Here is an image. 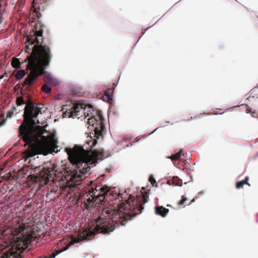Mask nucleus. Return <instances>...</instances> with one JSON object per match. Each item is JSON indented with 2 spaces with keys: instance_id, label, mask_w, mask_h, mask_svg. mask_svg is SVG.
I'll return each instance as SVG.
<instances>
[{
  "instance_id": "obj_1",
  "label": "nucleus",
  "mask_w": 258,
  "mask_h": 258,
  "mask_svg": "<svg viewBox=\"0 0 258 258\" xmlns=\"http://www.w3.org/2000/svg\"><path fill=\"white\" fill-rule=\"evenodd\" d=\"M118 210H111L108 208L99 210V216L92 226H89V235H95L98 233L109 234L113 231L117 225H125L127 221L141 212L144 209L143 205L139 204L138 200L130 196L127 200L117 205Z\"/></svg>"
},
{
  "instance_id": "obj_2",
  "label": "nucleus",
  "mask_w": 258,
  "mask_h": 258,
  "mask_svg": "<svg viewBox=\"0 0 258 258\" xmlns=\"http://www.w3.org/2000/svg\"><path fill=\"white\" fill-rule=\"evenodd\" d=\"M104 125L103 126V128ZM96 138L92 139L91 137L86 141L83 146L77 145L69 153V158L75 168L71 172V178L74 180H83L86 175H89L93 171L92 168L95 165L105 159L103 150L94 149V147L97 144V139L99 138L104 131L103 129L99 137L96 135L94 130Z\"/></svg>"
},
{
  "instance_id": "obj_3",
  "label": "nucleus",
  "mask_w": 258,
  "mask_h": 258,
  "mask_svg": "<svg viewBox=\"0 0 258 258\" xmlns=\"http://www.w3.org/2000/svg\"><path fill=\"white\" fill-rule=\"evenodd\" d=\"M64 117L80 118L83 115L87 118L90 126L94 127V130L98 137L103 129L104 118L99 111H96L93 106H87L82 101L71 102L64 106Z\"/></svg>"
},
{
  "instance_id": "obj_4",
  "label": "nucleus",
  "mask_w": 258,
  "mask_h": 258,
  "mask_svg": "<svg viewBox=\"0 0 258 258\" xmlns=\"http://www.w3.org/2000/svg\"><path fill=\"white\" fill-rule=\"evenodd\" d=\"M51 59V50L46 45H41L38 54L35 55L29 64V69L35 77H38L42 74L48 81L47 83L56 82V80L51 75L45 72L46 68L49 66Z\"/></svg>"
},
{
  "instance_id": "obj_5",
  "label": "nucleus",
  "mask_w": 258,
  "mask_h": 258,
  "mask_svg": "<svg viewBox=\"0 0 258 258\" xmlns=\"http://www.w3.org/2000/svg\"><path fill=\"white\" fill-rule=\"evenodd\" d=\"M30 236L24 232L14 236L10 248L3 254L2 258H22L21 253L30 244Z\"/></svg>"
},
{
  "instance_id": "obj_6",
  "label": "nucleus",
  "mask_w": 258,
  "mask_h": 258,
  "mask_svg": "<svg viewBox=\"0 0 258 258\" xmlns=\"http://www.w3.org/2000/svg\"><path fill=\"white\" fill-rule=\"evenodd\" d=\"M19 131L23 140L27 144H33L38 138V133L34 126L23 123L19 127Z\"/></svg>"
},
{
  "instance_id": "obj_7",
  "label": "nucleus",
  "mask_w": 258,
  "mask_h": 258,
  "mask_svg": "<svg viewBox=\"0 0 258 258\" xmlns=\"http://www.w3.org/2000/svg\"><path fill=\"white\" fill-rule=\"evenodd\" d=\"M43 105L41 103L32 102L27 106L26 112L31 118V122L33 124H36V119L39 114L44 111Z\"/></svg>"
},
{
  "instance_id": "obj_8",
  "label": "nucleus",
  "mask_w": 258,
  "mask_h": 258,
  "mask_svg": "<svg viewBox=\"0 0 258 258\" xmlns=\"http://www.w3.org/2000/svg\"><path fill=\"white\" fill-rule=\"evenodd\" d=\"M90 197L87 199V202L84 201V207L87 209L94 206V203H102L105 200V197L103 195H101L98 190L96 189L91 191L89 194Z\"/></svg>"
},
{
  "instance_id": "obj_9",
  "label": "nucleus",
  "mask_w": 258,
  "mask_h": 258,
  "mask_svg": "<svg viewBox=\"0 0 258 258\" xmlns=\"http://www.w3.org/2000/svg\"><path fill=\"white\" fill-rule=\"evenodd\" d=\"M80 241H81V239L80 238L73 239L71 240L70 244L69 245H68L66 247L61 249L60 250H58V251L56 252V253H53V254H51V255H50L49 257H47L46 258H54L58 254L68 249L71 245H74L75 243H77L79 242Z\"/></svg>"
},
{
  "instance_id": "obj_10",
  "label": "nucleus",
  "mask_w": 258,
  "mask_h": 258,
  "mask_svg": "<svg viewBox=\"0 0 258 258\" xmlns=\"http://www.w3.org/2000/svg\"><path fill=\"white\" fill-rule=\"evenodd\" d=\"M155 213L162 217H165L169 212V209L163 206H158L155 207Z\"/></svg>"
},
{
  "instance_id": "obj_11",
  "label": "nucleus",
  "mask_w": 258,
  "mask_h": 258,
  "mask_svg": "<svg viewBox=\"0 0 258 258\" xmlns=\"http://www.w3.org/2000/svg\"><path fill=\"white\" fill-rule=\"evenodd\" d=\"M248 177L246 176L244 179L240 181H238L236 184V187L238 189L243 187L244 184H247L250 186V184L248 182Z\"/></svg>"
},
{
  "instance_id": "obj_12",
  "label": "nucleus",
  "mask_w": 258,
  "mask_h": 258,
  "mask_svg": "<svg viewBox=\"0 0 258 258\" xmlns=\"http://www.w3.org/2000/svg\"><path fill=\"white\" fill-rule=\"evenodd\" d=\"M26 75V72L24 70H20L17 71L15 77L19 81L22 79Z\"/></svg>"
},
{
  "instance_id": "obj_13",
  "label": "nucleus",
  "mask_w": 258,
  "mask_h": 258,
  "mask_svg": "<svg viewBox=\"0 0 258 258\" xmlns=\"http://www.w3.org/2000/svg\"><path fill=\"white\" fill-rule=\"evenodd\" d=\"M50 83H46L42 86V91L46 93H50L51 91Z\"/></svg>"
},
{
  "instance_id": "obj_14",
  "label": "nucleus",
  "mask_w": 258,
  "mask_h": 258,
  "mask_svg": "<svg viewBox=\"0 0 258 258\" xmlns=\"http://www.w3.org/2000/svg\"><path fill=\"white\" fill-rule=\"evenodd\" d=\"M12 65L15 68H19L21 67V63L18 58H15L12 61Z\"/></svg>"
},
{
  "instance_id": "obj_15",
  "label": "nucleus",
  "mask_w": 258,
  "mask_h": 258,
  "mask_svg": "<svg viewBox=\"0 0 258 258\" xmlns=\"http://www.w3.org/2000/svg\"><path fill=\"white\" fill-rule=\"evenodd\" d=\"M149 180L152 184V185L154 186H155V187H157L158 186V183L156 181V180L154 178L153 175H150L149 176Z\"/></svg>"
},
{
  "instance_id": "obj_16",
  "label": "nucleus",
  "mask_w": 258,
  "mask_h": 258,
  "mask_svg": "<svg viewBox=\"0 0 258 258\" xmlns=\"http://www.w3.org/2000/svg\"><path fill=\"white\" fill-rule=\"evenodd\" d=\"M165 125H163V126H158V127H157L154 131H153L152 132H151V133L149 134H147V135H145L144 136L142 137V138H140L139 139H138L136 142H139V141H140L142 139H145L146 138L148 137V136H149L150 135H152V134H153L154 132H155L157 130H158L159 128L160 127H164Z\"/></svg>"
},
{
  "instance_id": "obj_17",
  "label": "nucleus",
  "mask_w": 258,
  "mask_h": 258,
  "mask_svg": "<svg viewBox=\"0 0 258 258\" xmlns=\"http://www.w3.org/2000/svg\"><path fill=\"white\" fill-rule=\"evenodd\" d=\"M183 150L182 149H181L179 150V151L176 153L175 154H174L175 159L176 160H181L180 159L181 155L182 154Z\"/></svg>"
},
{
  "instance_id": "obj_18",
  "label": "nucleus",
  "mask_w": 258,
  "mask_h": 258,
  "mask_svg": "<svg viewBox=\"0 0 258 258\" xmlns=\"http://www.w3.org/2000/svg\"><path fill=\"white\" fill-rule=\"evenodd\" d=\"M25 101L23 100V99L22 97L18 98L17 99V104L18 106L21 105L22 104H25Z\"/></svg>"
},
{
  "instance_id": "obj_19",
  "label": "nucleus",
  "mask_w": 258,
  "mask_h": 258,
  "mask_svg": "<svg viewBox=\"0 0 258 258\" xmlns=\"http://www.w3.org/2000/svg\"><path fill=\"white\" fill-rule=\"evenodd\" d=\"M187 200V198L185 197L184 196L181 197V200H180L178 202V204L179 205H182L184 204V203Z\"/></svg>"
},
{
  "instance_id": "obj_20",
  "label": "nucleus",
  "mask_w": 258,
  "mask_h": 258,
  "mask_svg": "<svg viewBox=\"0 0 258 258\" xmlns=\"http://www.w3.org/2000/svg\"><path fill=\"white\" fill-rule=\"evenodd\" d=\"M25 81L26 84L31 85L33 83V79L32 78L27 77L26 78H25Z\"/></svg>"
},
{
  "instance_id": "obj_21",
  "label": "nucleus",
  "mask_w": 258,
  "mask_h": 258,
  "mask_svg": "<svg viewBox=\"0 0 258 258\" xmlns=\"http://www.w3.org/2000/svg\"><path fill=\"white\" fill-rule=\"evenodd\" d=\"M175 186H181L182 185V180L180 179H177L176 181H174Z\"/></svg>"
},
{
  "instance_id": "obj_22",
  "label": "nucleus",
  "mask_w": 258,
  "mask_h": 258,
  "mask_svg": "<svg viewBox=\"0 0 258 258\" xmlns=\"http://www.w3.org/2000/svg\"><path fill=\"white\" fill-rule=\"evenodd\" d=\"M37 154V153H33L32 151H30L28 153V156L27 158H26L25 159V161H27V159L28 158H30V157H34Z\"/></svg>"
},
{
  "instance_id": "obj_23",
  "label": "nucleus",
  "mask_w": 258,
  "mask_h": 258,
  "mask_svg": "<svg viewBox=\"0 0 258 258\" xmlns=\"http://www.w3.org/2000/svg\"><path fill=\"white\" fill-rule=\"evenodd\" d=\"M247 109H246V111H247V113H250L251 114V115L252 117H255V116L254 115V114L255 113L254 112H252L251 111V108L248 106V105H247Z\"/></svg>"
},
{
  "instance_id": "obj_24",
  "label": "nucleus",
  "mask_w": 258,
  "mask_h": 258,
  "mask_svg": "<svg viewBox=\"0 0 258 258\" xmlns=\"http://www.w3.org/2000/svg\"><path fill=\"white\" fill-rule=\"evenodd\" d=\"M14 114V112L13 111H10L8 112V114H7V117H11L12 116V115H13Z\"/></svg>"
},
{
  "instance_id": "obj_25",
  "label": "nucleus",
  "mask_w": 258,
  "mask_h": 258,
  "mask_svg": "<svg viewBox=\"0 0 258 258\" xmlns=\"http://www.w3.org/2000/svg\"><path fill=\"white\" fill-rule=\"evenodd\" d=\"M166 158L167 159H170L172 160V161L174 160H176L175 159L174 154V155H172L171 156H167Z\"/></svg>"
},
{
  "instance_id": "obj_26",
  "label": "nucleus",
  "mask_w": 258,
  "mask_h": 258,
  "mask_svg": "<svg viewBox=\"0 0 258 258\" xmlns=\"http://www.w3.org/2000/svg\"><path fill=\"white\" fill-rule=\"evenodd\" d=\"M6 122V119H3L1 122H0V126L4 125Z\"/></svg>"
},
{
  "instance_id": "obj_27",
  "label": "nucleus",
  "mask_w": 258,
  "mask_h": 258,
  "mask_svg": "<svg viewBox=\"0 0 258 258\" xmlns=\"http://www.w3.org/2000/svg\"><path fill=\"white\" fill-rule=\"evenodd\" d=\"M63 244V242L62 241H60V242L57 244V248H59L60 246H61Z\"/></svg>"
},
{
  "instance_id": "obj_28",
  "label": "nucleus",
  "mask_w": 258,
  "mask_h": 258,
  "mask_svg": "<svg viewBox=\"0 0 258 258\" xmlns=\"http://www.w3.org/2000/svg\"><path fill=\"white\" fill-rule=\"evenodd\" d=\"M197 116H195L194 117H191L189 119H188L187 120H182L183 121H189L192 119L197 118Z\"/></svg>"
},
{
  "instance_id": "obj_29",
  "label": "nucleus",
  "mask_w": 258,
  "mask_h": 258,
  "mask_svg": "<svg viewBox=\"0 0 258 258\" xmlns=\"http://www.w3.org/2000/svg\"><path fill=\"white\" fill-rule=\"evenodd\" d=\"M150 28V27H148L147 28H146L145 30V32H143L142 35L140 37L139 39L138 40L137 42L139 41V40L141 39V38L142 37V36L144 35V34L145 33L146 31L148 30Z\"/></svg>"
},
{
  "instance_id": "obj_30",
  "label": "nucleus",
  "mask_w": 258,
  "mask_h": 258,
  "mask_svg": "<svg viewBox=\"0 0 258 258\" xmlns=\"http://www.w3.org/2000/svg\"><path fill=\"white\" fill-rule=\"evenodd\" d=\"M185 155H186V157L190 156L191 155L190 153H186L185 154H182L183 156H184L185 158L186 157Z\"/></svg>"
},
{
  "instance_id": "obj_31",
  "label": "nucleus",
  "mask_w": 258,
  "mask_h": 258,
  "mask_svg": "<svg viewBox=\"0 0 258 258\" xmlns=\"http://www.w3.org/2000/svg\"><path fill=\"white\" fill-rule=\"evenodd\" d=\"M107 97L108 98V100H111L112 99V96L111 95H107Z\"/></svg>"
},
{
  "instance_id": "obj_32",
  "label": "nucleus",
  "mask_w": 258,
  "mask_h": 258,
  "mask_svg": "<svg viewBox=\"0 0 258 258\" xmlns=\"http://www.w3.org/2000/svg\"><path fill=\"white\" fill-rule=\"evenodd\" d=\"M133 145H134V143H131V144H130V146H132ZM127 147H129V145H127Z\"/></svg>"
},
{
  "instance_id": "obj_33",
  "label": "nucleus",
  "mask_w": 258,
  "mask_h": 258,
  "mask_svg": "<svg viewBox=\"0 0 258 258\" xmlns=\"http://www.w3.org/2000/svg\"><path fill=\"white\" fill-rule=\"evenodd\" d=\"M4 78V75H2L1 77H0V79H2Z\"/></svg>"
},
{
  "instance_id": "obj_34",
  "label": "nucleus",
  "mask_w": 258,
  "mask_h": 258,
  "mask_svg": "<svg viewBox=\"0 0 258 258\" xmlns=\"http://www.w3.org/2000/svg\"><path fill=\"white\" fill-rule=\"evenodd\" d=\"M223 113H214V115H218V114H222Z\"/></svg>"
},
{
  "instance_id": "obj_35",
  "label": "nucleus",
  "mask_w": 258,
  "mask_h": 258,
  "mask_svg": "<svg viewBox=\"0 0 258 258\" xmlns=\"http://www.w3.org/2000/svg\"><path fill=\"white\" fill-rule=\"evenodd\" d=\"M4 75V77H5V76H7V73H5Z\"/></svg>"
},
{
  "instance_id": "obj_36",
  "label": "nucleus",
  "mask_w": 258,
  "mask_h": 258,
  "mask_svg": "<svg viewBox=\"0 0 258 258\" xmlns=\"http://www.w3.org/2000/svg\"><path fill=\"white\" fill-rule=\"evenodd\" d=\"M237 106H232L231 108H234V107H236Z\"/></svg>"
},
{
  "instance_id": "obj_37",
  "label": "nucleus",
  "mask_w": 258,
  "mask_h": 258,
  "mask_svg": "<svg viewBox=\"0 0 258 258\" xmlns=\"http://www.w3.org/2000/svg\"><path fill=\"white\" fill-rule=\"evenodd\" d=\"M167 207H171V205H170L168 204V205H167Z\"/></svg>"
},
{
  "instance_id": "obj_38",
  "label": "nucleus",
  "mask_w": 258,
  "mask_h": 258,
  "mask_svg": "<svg viewBox=\"0 0 258 258\" xmlns=\"http://www.w3.org/2000/svg\"><path fill=\"white\" fill-rule=\"evenodd\" d=\"M207 115H212V114H211V113H207Z\"/></svg>"
},
{
  "instance_id": "obj_39",
  "label": "nucleus",
  "mask_w": 258,
  "mask_h": 258,
  "mask_svg": "<svg viewBox=\"0 0 258 258\" xmlns=\"http://www.w3.org/2000/svg\"><path fill=\"white\" fill-rule=\"evenodd\" d=\"M38 121V123L39 124L40 123V121L39 120H37Z\"/></svg>"
},
{
  "instance_id": "obj_40",
  "label": "nucleus",
  "mask_w": 258,
  "mask_h": 258,
  "mask_svg": "<svg viewBox=\"0 0 258 258\" xmlns=\"http://www.w3.org/2000/svg\"><path fill=\"white\" fill-rule=\"evenodd\" d=\"M192 202H195V199H193V200H192Z\"/></svg>"
}]
</instances>
